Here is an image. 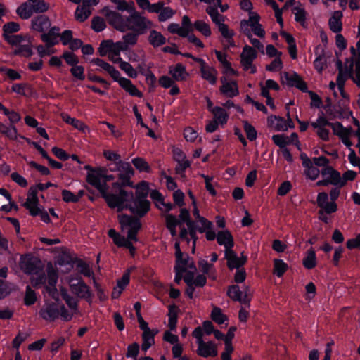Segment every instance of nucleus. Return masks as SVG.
<instances>
[{
	"mask_svg": "<svg viewBox=\"0 0 360 360\" xmlns=\"http://www.w3.org/2000/svg\"><path fill=\"white\" fill-rule=\"evenodd\" d=\"M168 31L172 34H177L179 36L186 37L189 33L188 27H182L179 24L172 22L168 25Z\"/></svg>",
	"mask_w": 360,
	"mask_h": 360,
	"instance_id": "8fccbe9b",
	"label": "nucleus"
},
{
	"mask_svg": "<svg viewBox=\"0 0 360 360\" xmlns=\"http://www.w3.org/2000/svg\"><path fill=\"white\" fill-rule=\"evenodd\" d=\"M120 190L119 193H110L106 191L102 195V197L106 201L110 208H116L117 212H122L124 209H128V201L133 198L131 192H127L122 187H117Z\"/></svg>",
	"mask_w": 360,
	"mask_h": 360,
	"instance_id": "f03ea898",
	"label": "nucleus"
},
{
	"mask_svg": "<svg viewBox=\"0 0 360 360\" xmlns=\"http://www.w3.org/2000/svg\"><path fill=\"white\" fill-rule=\"evenodd\" d=\"M30 3L32 10L35 13H43L49 8V4L44 0H27Z\"/></svg>",
	"mask_w": 360,
	"mask_h": 360,
	"instance_id": "a18cd8bd",
	"label": "nucleus"
},
{
	"mask_svg": "<svg viewBox=\"0 0 360 360\" xmlns=\"http://www.w3.org/2000/svg\"><path fill=\"white\" fill-rule=\"evenodd\" d=\"M195 272H191L190 274H185L184 276H190L191 278V283L196 287H203L207 283V278L204 274H199L194 279Z\"/></svg>",
	"mask_w": 360,
	"mask_h": 360,
	"instance_id": "052dcab7",
	"label": "nucleus"
},
{
	"mask_svg": "<svg viewBox=\"0 0 360 360\" xmlns=\"http://www.w3.org/2000/svg\"><path fill=\"white\" fill-rule=\"evenodd\" d=\"M193 26L196 30L201 32L205 37H208L212 34L211 29L208 23L203 20L195 21Z\"/></svg>",
	"mask_w": 360,
	"mask_h": 360,
	"instance_id": "3c124183",
	"label": "nucleus"
},
{
	"mask_svg": "<svg viewBox=\"0 0 360 360\" xmlns=\"http://www.w3.org/2000/svg\"><path fill=\"white\" fill-rule=\"evenodd\" d=\"M103 170H94L91 173H88L86 176V181L95 187L101 193V195L108 191L107 184L103 182Z\"/></svg>",
	"mask_w": 360,
	"mask_h": 360,
	"instance_id": "f3484780",
	"label": "nucleus"
},
{
	"mask_svg": "<svg viewBox=\"0 0 360 360\" xmlns=\"http://www.w3.org/2000/svg\"><path fill=\"white\" fill-rule=\"evenodd\" d=\"M110 171L118 172L120 182L113 184V187H124L130 185V179L134 174L132 167L129 162L118 161L108 165Z\"/></svg>",
	"mask_w": 360,
	"mask_h": 360,
	"instance_id": "39448f33",
	"label": "nucleus"
},
{
	"mask_svg": "<svg viewBox=\"0 0 360 360\" xmlns=\"http://www.w3.org/2000/svg\"><path fill=\"white\" fill-rule=\"evenodd\" d=\"M104 11L108 22L121 32L131 30L137 34H143L153 26L151 20L134 10L125 18L116 11L108 9Z\"/></svg>",
	"mask_w": 360,
	"mask_h": 360,
	"instance_id": "f257e3e1",
	"label": "nucleus"
},
{
	"mask_svg": "<svg viewBox=\"0 0 360 360\" xmlns=\"http://www.w3.org/2000/svg\"><path fill=\"white\" fill-rule=\"evenodd\" d=\"M302 264L307 269H311L316 266V252L312 248L307 250V256L304 258Z\"/></svg>",
	"mask_w": 360,
	"mask_h": 360,
	"instance_id": "c03bdc74",
	"label": "nucleus"
},
{
	"mask_svg": "<svg viewBox=\"0 0 360 360\" xmlns=\"http://www.w3.org/2000/svg\"><path fill=\"white\" fill-rule=\"evenodd\" d=\"M175 248V266L174 269H178L185 274H190L191 272H195L196 267L192 258L187 254L181 252L180 248V242L176 240L174 244Z\"/></svg>",
	"mask_w": 360,
	"mask_h": 360,
	"instance_id": "0eeeda50",
	"label": "nucleus"
},
{
	"mask_svg": "<svg viewBox=\"0 0 360 360\" xmlns=\"http://www.w3.org/2000/svg\"><path fill=\"white\" fill-rule=\"evenodd\" d=\"M217 60L221 63L223 67L226 70V73L229 74H236L235 70L231 68V64L229 61H228L226 58V55L225 53H222L220 51L215 50L214 51Z\"/></svg>",
	"mask_w": 360,
	"mask_h": 360,
	"instance_id": "49530a36",
	"label": "nucleus"
},
{
	"mask_svg": "<svg viewBox=\"0 0 360 360\" xmlns=\"http://www.w3.org/2000/svg\"><path fill=\"white\" fill-rule=\"evenodd\" d=\"M115 82H117L120 86L131 96H136L138 98H141L143 96V94L136 88L135 85L132 84L130 79L125 77H122L120 75L115 80Z\"/></svg>",
	"mask_w": 360,
	"mask_h": 360,
	"instance_id": "b1692460",
	"label": "nucleus"
},
{
	"mask_svg": "<svg viewBox=\"0 0 360 360\" xmlns=\"http://www.w3.org/2000/svg\"><path fill=\"white\" fill-rule=\"evenodd\" d=\"M106 27L104 19L101 17H94L91 20V28L97 32L103 31Z\"/></svg>",
	"mask_w": 360,
	"mask_h": 360,
	"instance_id": "774afa93",
	"label": "nucleus"
},
{
	"mask_svg": "<svg viewBox=\"0 0 360 360\" xmlns=\"http://www.w3.org/2000/svg\"><path fill=\"white\" fill-rule=\"evenodd\" d=\"M51 27V20L45 15H37L31 20V28L38 32L44 33Z\"/></svg>",
	"mask_w": 360,
	"mask_h": 360,
	"instance_id": "412c9836",
	"label": "nucleus"
},
{
	"mask_svg": "<svg viewBox=\"0 0 360 360\" xmlns=\"http://www.w3.org/2000/svg\"><path fill=\"white\" fill-rule=\"evenodd\" d=\"M91 14V9L84 5L78 6L75 12V17L77 21L84 22Z\"/></svg>",
	"mask_w": 360,
	"mask_h": 360,
	"instance_id": "37998d69",
	"label": "nucleus"
},
{
	"mask_svg": "<svg viewBox=\"0 0 360 360\" xmlns=\"http://www.w3.org/2000/svg\"><path fill=\"white\" fill-rule=\"evenodd\" d=\"M91 63L101 68L104 71L110 75L114 81H115L118 77L121 75L120 72L114 66L111 65L101 58H94L91 60Z\"/></svg>",
	"mask_w": 360,
	"mask_h": 360,
	"instance_id": "a878e982",
	"label": "nucleus"
},
{
	"mask_svg": "<svg viewBox=\"0 0 360 360\" xmlns=\"http://www.w3.org/2000/svg\"><path fill=\"white\" fill-rule=\"evenodd\" d=\"M288 266L282 259H275L274 260V274L278 277H281L288 270Z\"/></svg>",
	"mask_w": 360,
	"mask_h": 360,
	"instance_id": "09e8293b",
	"label": "nucleus"
},
{
	"mask_svg": "<svg viewBox=\"0 0 360 360\" xmlns=\"http://www.w3.org/2000/svg\"><path fill=\"white\" fill-rule=\"evenodd\" d=\"M343 186H334L330 191L329 196L330 201H328V195L326 192L319 193L316 202L319 208H323L328 213H335L338 210L336 200L340 195V188Z\"/></svg>",
	"mask_w": 360,
	"mask_h": 360,
	"instance_id": "423d86ee",
	"label": "nucleus"
},
{
	"mask_svg": "<svg viewBox=\"0 0 360 360\" xmlns=\"http://www.w3.org/2000/svg\"><path fill=\"white\" fill-rule=\"evenodd\" d=\"M356 49L359 50V53L355 61V70L352 75L351 79L353 82L356 84L358 87H360V39L356 42Z\"/></svg>",
	"mask_w": 360,
	"mask_h": 360,
	"instance_id": "58836bf2",
	"label": "nucleus"
},
{
	"mask_svg": "<svg viewBox=\"0 0 360 360\" xmlns=\"http://www.w3.org/2000/svg\"><path fill=\"white\" fill-rule=\"evenodd\" d=\"M330 122L324 116L323 113L319 115L318 118L315 122L311 123V126L316 129V135L320 139L324 141L329 140V130L326 129V127H329Z\"/></svg>",
	"mask_w": 360,
	"mask_h": 360,
	"instance_id": "ddd939ff",
	"label": "nucleus"
},
{
	"mask_svg": "<svg viewBox=\"0 0 360 360\" xmlns=\"http://www.w3.org/2000/svg\"><path fill=\"white\" fill-rule=\"evenodd\" d=\"M39 201L26 200L23 206L29 210L30 215L33 217L38 216L40 212V207L38 206Z\"/></svg>",
	"mask_w": 360,
	"mask_h": 360,
	"instance_id": "5fc2aeb1",
	"label": "nucleus"
},
{
	"mask_svg": "<svg viewBox=\"0 0 360 360\" xmlns=\"http://www.w3.org/2000/svg\"><path fill=\"white\" fill-rule=\"evenodd\" d=\"M222 85L220 87V91L226 96L232 98L236 96L239 94L238 88L236 82L232 81L230 82H225L223 78H221Z\"/></svg>",
	"mask_w": 360,
	"mask_h": 360,
	"instance_id": "cd10ccee",
	"label": "nucleus"
},
{
	"mask_svg": "<svg viewBox=\"0 0 360 360\" xmlns=\"http://www.w3.org/2000/svg\"><path fill=\"white\" fill-rule=\"evenodd\" d=\"M20 268L27 274H37L41 269V261L37 257L27 255L21 257Z\"/></svg>",
	"mask_w": 360,
	"mask_h": 360,
	"instance_id": "4468645a",
	"label": "nucleus"
},
{
	"mask_svg": "<svg viewBox=\"0 0 360 360\" xmlns=\"http://www.w3.org/2000/svg\"><path fill=\"white\" fill-rule=\"evenodd\" d=\"M206 13L210 16L212 21L217 25L219 26L220 24L224 23L225 18L221 15L216 6H210L206 8Z\"/></svg>",
	"mask_w": 360,
	"mask_h": 360,
	"instance_id": "e433bc0d",
	"label": "nucleus"
},
{
	"mask_svg": "<svg viewBox=\"0 0 360 360\" xmlns=\"http://www.w3.org/2000/svg\"><path fill=\"white\" fill-rule=\"evenodd\" d=\"M240 28L243 30V32L245 34V35L248 37V39H250V41L252 44V46L255 48L257 49L262 53H264V45L260 42L259 40L252 37V35L248 29V21H246V20H241L240 21Z\"/></svg>",
	"mask_w": 360,
	"mask_h": 360,
	"instance_id": "c85d7f7f",
	"label": "nucleus"
},
{
	"mask_svg": "<svg viewBox=\"0 0 360 360\" xmlns=\"http://www.w3.org/2000/svg\"><path fill=\"white\" fill-rule=\"evenodd\" d=\"M217 242L224 247V251L231 250L234 246V240L229 230L219 231L217 233Z\"/></svg>",
	"mask_w": 360,
	"mask_h": 360,
	"instance_id": "aec40b11",
	"label": "nucleus"
},
{
	"mask_svg": "<svg viewBox=\"0 0 360 360\" xmlns=\"http://www.w3.org/2000/svg\"><path fill=\"white\" fill-rule=\"evenodd\" d=\"M108 234V236L113 240L114 243L118 247H122L124 242L127 240V238H125L113 229H110Z\"/></svg>",
	"mask_w": 360,
	"mask_h": 360,
	"instance_id": "bf43d9fd",
	"label": "nucleus"
},
{
	"mask_svg": "<svg viewBox=\"0 0 360 360\" xmlns=\"http://www.w3.org/2000/svg\"><path fill=\"white\" fill-rule=\"evenodd\" d=\"M156 332L153 330L143 333L142 339L143 343L141 345V349L143 351H147L154 343V336Z\"/></svg>",
	"mask_w": 360,
	"mask_h": 360,
	"instance_id": "de8ad7c7",
	"label": "nucleus"
},
{
	"mask_svg": "<svg viewBox=\"0 0 360 360\" xmlns=\"http://www.w3.org/2000/svg\"><path fill=\"white\" fill-rule=\"evenodd\" d=\"M139 35L140 34L134 32L127 33L122 37V41H118V45L120 46L121 49L127 51L130 46H134L137 43Z\"/></svg>",
	"mask_w": 360,
	"mask_h": 360,
	"instance_id": "c756f323",
	"label": "nucleus"
},
{
	"mask_svg": "<svg viewBox=\"0 0 360 360\" xmlns=\"http://www.w3.org/2000/svg\"><path fill=\"white\" fill-rule=\"evenodd\" d=\"M168 72L176 82L185 81L189 76L186 67L181 63H176L175 65L169 66Z\"/></svg>",
	"mask_w": 360,
	"mask_h": 360,
	"instance_id": "4be33fe9",
	"label": "nucleus"
},
{
	"mask_svg": "<svg viewBox=\"0 0 360 360\" xmlns=\"http://www.w3.org/2000/svg\"><path fill=\"white\" fill-rule=\"evenodd\" d=\"M283 78L285 79V83L288 86L296 87L303 92H306L307 91V83L297 73L284 72Z\"/></svg>",
	"mask_w": 360,
	"mask_h": 360,
	"instance_id": "6ab92c4d",
	"label": "nucleus"
},
{
	"mask_svg": "<svg viewBox=\"0 0 360 360\" xmlns=\"http://www.w3.org/2000/svg\"><path fill=\"white\" fill-rule=\"evenodd\" d=\"M175 13L176 11L172 8L164 6L158 15V20L160 22H165L172 18Z\"/></svg>",
	"mask_w": 360,
	"mask_h": 360,
	"instance_id": "0e129e2a",
	"label": "nucleus"
},
{
	"mask_svg": "<svg viewBox=\"0 0 360 360\" xmlns=\"http://www.w3.org/2000/svg\"><path fill=\"white\" fill-rule=\"evenodd\" d=\"M343 17L342 12L340 11H335L332 13L331 17L328 20V25L330 30L334 33H340L342 30V19Z\"/></svg>",
	"mask_w": 360,
	"mask_h": 360,
	"instance_id": "bb28decb",
	"label": "nucleus"
},
{
	"mask_svg": "<svg viewBox=\"0 0 360 360\" xmlns=\"http://www.w3.org/2000/svg\"><path fill=\"white\" fill-rule=\"evenodd\" d=\"M168 327L172 331L176 330L178 319V308L175 305L169 306Z\"/></svg>",
	"mask_w": 360,
	"mask_h": 360,
	"instance_id": "ea45409f",
	"label": "nucleus"
},
{
	"mask_svg": "<svg viewBox=\"0 0 360 360\" xmlns=\"http://www.w3.org/2000/svg\"><path fill=\"white\" fill-rule=\"evenodd\" d=\"M60 28L54 26L49 29L48 32H44L41 35V39L44 42L47 47H51L58 43V37L60 36Z\"/></svg>",
	"mask_w": 360,
	"mask_h": 360,
	"instance_id": "5701e85b",
	"label": "nucleus"
},
{
	"mask_svg": "<svg viewBox=\"0 0 360 360\" xmlns=\"http://www.w3.org/2000/svg\"><path fill=\"white\" fill-rule=\"evenodd\" d=\"M192 335L196 339L198 345L196 353L198 356L204 358L215 357L217 356L218 352L216 343L212 341L205 342L203 340V333L200 326L194 329Z\"/></svg>",
	"mask_w": 360,
	"mask_h": 360,
	"instance_id": "7ed1b4c3",
	"label": "nucleus"
},
{
	"mask_svg": "<svg viewBox=\"0 0 360 360\" xmlns=\"http://www.w3.org/2000/svg\"><path fill=\"white\" fill-rule=\"evenodd\" d=\"M243 124L244 131L247 135V138L250 141L256 140L257 137V133L255 127L246 120L243 121Z\"/></svg>",
	"mask_w": 360,
	"mask_h": 360,
	"instance_id": "4d7b16f0",
	"label": "nucleus"
},
{
	"mask_svg": "<svg viewBox=\"0 0 360 360\" xmlns=\"http://www.w3.org/2000/svg\"><path fill=\"white\" fill-rule=\"evenodd\" d=\"M6 41L13 47V53L24 57L32 55V43L27 35L16 34L14 37H7Z\"/></svg>",
	"mask_w": 360,
	"mask_h": 360,
	"instance_id": "20e7f679",
	"label": "nucleus"
},
{
	"mask_svg": "<svg viewBox=\"0 0 360 360\" xmlns=\"http://www.w3.org/2000/svg\"><path fill=\"white\" fill-rule=\"evenodd\" d=\"M58 274L57 273L52 270L49 271L47 274V284L46 286V290L53 297V295L56 292V285L58 281Z\"/></svg>",
	"mask_w": 360,
	"mask_h": 360,
	"instance_id": "f704fd0d",
	"label": "nucleus"
},
{
	"mask_svg": "<svg viewBox=\"0 0 360 360\" xmlns=\"http://www.w3.org/2000/svg\"><path fill=\"white\" fill-rule=\"evenodd\" d=\"M329 127H330L332 128L333 134L337 135L339 137H340L344 134L347 133L350 129H352L351 127H349V128L343 127L342 124L339 122H330Z\"/></svg>",
	"mask_w": 360,
	"mask_h": 360,
	"instance_id": "338daca9",
	"label": "nucleus"
},
{
	"mask_svg": "<svg viewBox=\"0 0 360 360\" xmlns=\"http://www.w3.org/2000/svg\"><path fill=\"white\" fill-rule=\"evenodd\" d=\"M149 44L154 48L160 47L166 43V38L161 32L152 30L148 37Z\"/></svg>",
	"mask_w": 360,
	"mask_h": 360,
	"instance_id": "2f4dec72",
	"label": "nucleus"
},
{
	"mask_svg": "<svg viewBox=\"0 0 360 360\" xmlns=\"http://www.w3.org/2000/svg\"><path fill=\"white\" fill-rule=\"evenodd\" d=\"M148 184L146 181H142L136 186V197L138 198L146 199L148 195Z\"/></svg>",
	"mask_w": 360,
	"mask_h": 360,
	"instance_id": "680f3d73",
	"label": "nucleus"
},
{
	"mask_svg": "<svg viewBox=\"0 0 360 360\" xmlns=\"http://www.w3.org/2000/svg\"><path fill=\"white\" fill-rule=\"evenodd\" d=\"M20 30L19 23L16 22H8L3 25V37L6 41L7 37H14L15 34L13 33L18 32Z\"/></svg>",
	"mask_w": 360,
	"mask_h": 360,
	"instance_id": "4c0bfd02",
	"label": "nucleus"
},
{
	"mask_svg": "<svg viewBox=\"0 0 360 360\" xmlns=\"http://www.w3.org/2000/svg\"><path fill=\"white\" fill-rule=\"evenodd\" d=\"M292 13L295 15V20L306 28L307 24L306 22L307 12L305 9L302 7L295 6L292 9Z\"/></svg>",
	"mask_w": 360,
	"mask_h": 360,
	"instance_id": "a19ab883",
	"label": "nucleus"
},
{
	"mask_svg": "<svg viewBox=\"0 0 360 360\" xmlns=\"http://www.w3.org/2000/svg\"><path fill=\"white\" fill-rule=\"evenodd\" d=\"M63 119L66 123H68V124L72 125L75 128H76L80 131H84L85 129H86V127H87L86 125L84 122H82V121H80L76 118L71 117L68 114L63 115Z\"/></svg>",
	"mask_w": 360,
	"mask_h": 360,
	"instance_id": "864d4df0",
	"label": "nucleus"
},
{
	"mask_svg": "<svg viewBox=\"0 0 360 360\" xmlns=\"http://www.w3.org/2000/svg\"><path fill=\"white\" fill-rule=\"evenodd\" d=\"M150 203L147 199L135 198L129 203L128 209L134 214L142 217L150 210Z\"/></svg>",
	"mask_w": 360,
	"mask_h": 360,
	"instance_id": "dca6fc26",
	"label": "nucleus"
},
{
	"mask_svg": "<svg viewBox=\"0 0 360 360\" xmlns=\"http://www.w3.org/2000/svg\"><path fill=\"white\" fill-rule=\"evenodd\" d=\"M257 57V51L249 45H245L243 48L240 53V64L245 71L250 70L251 74H255L257 72L256 66L253 64V61Z\"/></svg>",
	"mask_w": 360,
	"mask_h": 360,
	"instance_id": "9d476101",
	"label": "nucleus"
},
{
	"mask_svg": "<svg viewBox=\"0 0 360 360\" xmlns=\"http://www.w3.org/2000/svg\"><path fill=\"white\" fill-rule=\"evenodd\" d=\"M198 266L203 274L207 275L208 277L213 280L216 279V269L213 264H210L205 259H200L198 262Z\"/></svg>",
	"mask_w": 360,
	"mask_h": 360,
	"instance_id": "72a5a7b5",
	"label": "nucleus"
},
{
	"mask_svg": "<svg viewBox=\"0 0 360 360\" xmlns=\"http://www.w3.org/2000/svg\"><path fill=\"white\" fill-rule=\"evenodd\" d=\"M39 313L44 320L53 321L59 317V303L46 302Z\"/></svg>",
	"mask_w": 360,
	"mask_h": 360,
	"instance_id": "2eb2a0df",
	"label": "nucleus"
},
{
	"mask_svg": "<svg viewBox=\"0 0 360 360\" xmlns=\"http://www.w3.org/2000/svg\"><path fill=\"white\" fill-rule=\"evenodd\" d=\"M218 27L219 31L221 36L227 43L228 46L234 47L235 41L233 40V36L235 34L234 31L229 28V26L224 22L220 24Z\"/></svg>",
	"mask_w": 360,
	"mask_h": 360,
	"instance_id": "7c9ffc66",
	"label": "nucleus"
},
{
	"mask_svg": "<svg viewBox=\"0 0 360 360\" xmlns=\"http://www.w3.org/2000/svg\"><path fill=\"white\" fill-rule=\"evenodd\" d=\"M71 292L79 298L85 299L90 301L92 294L89 287L84 282L81 278H75L70 276L68 278Z\"/></svg>",
	"mask_w": 360,
	"mask_h": 360,
	"instance_id": "1a4fd4ad",
	"label": "nucleus"
},
{
	"mask_svg": "<svg viewBox=\"0 0 360 360\" xmlns=\"http://www.w3.org/2000/svg\"><path fill=\"white\" fill-rule=\"evenodd\" d=\"M227 295L232 300L250 307L252 296L249 287L245 286L243 290H240L238 285H231L228 288Z\"/></svg>",
	"mask_w": 360,
	"mask_h": 360,
	"instance_id": "9b49d317",
	"label": "nucleus"
},
{
	"mask_svg": "<svg viewBox=\"0 0 360 360\" xmlns=\"http://www.w3.org/2000/svg\"><path fill=\"white\" fill-rule=\"evenodd\" d=\"M322 179L316 183L317 186L328 185L340 186V173L333 167H326L321 170Z\"/></svg>",
	"mask_w": 360,
	"mask_h": 360,
	"instance_id": "f8f14e48",
	"label": "nucleus"
},
{
	"mask_svg": "<svg viewBox=\"0 0 360 360\" xmlns=\"http://www.w3.org/2000/svg\"><path fill=\"white\" fill-rule=\"evenodd\" d=\"M120 68L124 71L129 77L131 78H136L137 77V72L132 67V65L125 61H120Z\"/></svg>",
	"mask_w": 360,
	"mask_h": 360,
	"instance_id": "69168bd1",
	"label": "nucleus"
},
{
	"mask_svg": "<svg viewBox=\"0 0 360 360\" xmlns=\"http://www.w3.org/2000/svg\"><path fill=\"white\" fill-rule=\"evenodd\" d=\"M77 313L72 311L71 309H67L63 304H59V317L64 321H70L74 315Z\"/></svg>",
	"mask_w": 360,
	"mask_h": 360,
	"instance_id": "6e6d98bb",
	"label": "nucleus"
},
{
	"mask_svg": "<svg viewBox=\"0 0 360 360\" xmlns=\"http://www.w3.org/2000/svg\"><path fill=\"white\" fill-rule=\"evenodd\" d=\"M16 13L20 18L27 20L33 15L34 11L30 3L27 1L22 4L19 7H18Z\"/></svg>",
	"mask_w": 360,
	"mask_h": 360,
	"instance_id": "79ce46f5",
	"label": "nucleus"
},
{
	"mask_svg": "<svg viewBox=\"0 0 360 360\" xmlns=\"http://www.w3.org/2000/svg\"><path fill=\"white\" fill-rule=\"evenodd\" d=\"M271 119H273L271 120L272 124H274V127L276 131H286L288 127H292L293 126L292 121L290 117L288 118V124L281 117L274 116V117H271Z\"/></svg>",
	"mask_w": 360,
	"mask_h": 360,
	"instance_id": "c9c22d12",
	"label": "nucleus"
},
{
	"mask_svg": "<svg viewBox=\"0 0 360 360\" xmlns=\"http://www.w3.org/2000/svg\"><path fill=\"white\" fill-rule=\"evenodd\" d=\"M224 258L227 261L228 268L231 270L241 268L248 259L247 257L243 254L240 257H238L233 250L224 251Z\"/></svg>",
	"mask_w": 360,
	"mask_h": 360,
	"instance_id": "a211bd4d",
	"label": "nucleus"
},
{
	"mask_svg": "<svg viewBox=\"0 0 360 360\" xmlns=\"http://www.w3.org/2000/svg\"><path fill=\"white\" fill-rule=\"evenodd\" d=\"M134 167L140 172H150V167L148 163L141 158H135L132 160Z\"/></svg>",
	"mask_w": 360,
	"mask_h": 360,
	"instance_id": "13d9d810",
	"label": "nucleus"
},
{
	"mask_svg": "<svg viewBox=\"0 0 360 360\" xmlns=\"http://www.w3.org/2000/svg\"><path fill=\"white\" fill-rule=\"evenodd\" d=\"M213 115V120L220 124L221 126L225 125L229 119V113L221 107L216 106L211 110Z\"/></svg>",
	"mask_w": 360,
	"mask_h": 360,
	"instance_id": "473e14b6",
	"label": "nucleus"
},
{
	"mask_svg": "<svg viewBox=\"0 0 360 360\" xmlns=\"http://www.w3.org/2000/svg\"><path fill=\"white\" fill-rule=\"evenodd\" d=\"M36 301L37 295L34 290H33L30 285H27L26 287L25 295L24 298L25 304L27 306H30L34 304Z\"/></svg>",
	"mask_w": 360,
	"mask_h": 360,
	"instance_id": "e2e57ef3",
	"label": "nucleus"
},
{
	"mask_svg": "<svg viewBox=\"0 0 360 360\" xmlns=\"http://www.w3.org/2000/svg\"><path fill=\"white\" fill-rule=\"evenodd\" d=\"M118 219L122 231H127L128 239L136 242L138 240L136 235L141 227L140 220L124 214L119 215Z\"/></svg>",
	"mask_w": 360,
	"mask_h": 360,
	"instance_id": "6e6552de",
	"label": "nucleus"
},
{
	"mask_svg": "<svg viewBox=\"0 0 360 360\" xmlns=\"http://www.w3.org/2000/svg\"><path fill=\"white\" fill-rule=\"evenodd\" d=\"M212 319L217 324H222L228 321L227 316L222 313L221 308L214 307L211 312Z\"/></svg>",
	"mask_w": 360,
	"mask_h": 360,
	"instance_id": "603ef678",
	"label": "nucleus"
},
{
	"mask_svg": "<svg viewBox=\"0 0 360 360\" xmlns=\"http://www.w3.org/2000/svg\"><path fill=\"white\" fill-rule=\"evenodd\" d=\"M200 71L202 79L207 81L210 84H216L217 71L213 66H210L206 63L200 68Z\"/></svg>",
	"mask_w": 360,
	"mask_h": 360,
	"instance_id": "393cba45",
	"label": "nucleus"
}]
</instances>
